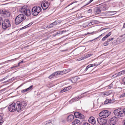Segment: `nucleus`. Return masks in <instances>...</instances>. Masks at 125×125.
<instances>
[{"mask_svg":"<svg viewBox=\"0 0 125 125\" xmlns=\"http://www.w3.org/2000/svg\"><path fill=\"white\" fill-rule=\"evenodd\" d=\"M27 105L26 102L22 101L20 102L17 101L16 103V109L18 112H20L22 111Z\"/></svg>","mask_w":125,"mask_h":125,"instance_id":"obj_1","label":"nucleus"},{"mask_svg":"<svg viewBox=\"0 0 125 125\" xmlns=\"http://www.w3.org/2000/svg\"><path fill=\"white\" fill-rule=\"evenodd\" d=\"M26 19V17L23 14H20L15 18V23L16 24L18 25L20 23Z\"/></svg>","mask_w":125,"mask_h":125,"instance_id":"obj_2","label":"nucleus"},{"mask_svg":"<svg viewBox=\"0 0 125 125\" xmlns=\"http://www.w3.org/2000/svg\"><path fill=\"white\" fill-rule=\"evenodd\" d=\"M41 10V9L39 6H35L32 8L31 13L34 16H37L40 12Z\"/></svg>","mask_w":125,"mask_h":125,"instance_id":"obj_3","label":"nucleus"},{"mask_svg":"<svg viewBox=\"0 0 125 125\" xmlns=\"http://www.w3.org/2000/svg\"><path fill=\"white\" fill-rule=\"evenodd\" d=\"M21 12L26 15L27 16H30L31 14V11L30 10L26 8L25 7L21 8L20 10Z\"/></svg>","mask_w":125,"mask_h":125,"instance_id":"obj_4","label":"nucleus"},{"mask_svg":"<svg viewBox=\"0 0 125 125\" xmlns=\"http://www.w3.org/2000/svg\"><path fill=\"white\" fill-rule=\"evenodd\" d=\"M113 113L115 115L118 117H122L123 114V109L120 108L115 110Z\"/></svg>","mask_w":125,"mask_h":125,"instance_id":"obj_5","label":"nucleus"},{"mask_svg":"<svg viewBox=\"0 0 125 125\" xmlns=\"http://www.w3.org/2000/svg\"><path fill=\"white\" fill-rule=\"evenodd\" d=\"M0 14L3 17L7 18L10 16V13L9 11L2 9L0 10Z\"/></svg>","mask_w":125,"mask_h":125,"instance_id":"obj_6","label":"nucleus"},{"mask_svg":"<svg viewBox=\"0 0 125 125\" xmlns=\"http://www.w3.org/2000/svg\"><path fill=\"white\" fill-rule=\"evenodd\" d=\"M110 114V112L109 111L105 110L102 111L99 114V115L100 117H101L106 118Z\"/></svg>","mask_w":125,"mask_h":125,"instance_id":"obj_7","label":"nucleus"},{"mask_svg":"<svg viewBox=\"0 0 125 125\" xmlns=\"http://www.w3.org/2000/svg\"><path fill=\"white\" fill-rule=\"evenodd\" d=\"M2 23V27L4 29H6V28L10 26L11 25L8 19L5 20Z\"/></svg>","mask_w":125,"mask_h":125,"instance_id":"obj_8","label":"nucleus"},{"mask_svg":"<svg viewBox=\"0 0 125 125\" xmlns=\"http://www.w3.org/2000/svg\"><path fill=\"white\" fill-rule=\"evenodd\" d=\"M70 69L69 70L68 69H65L63 71H58L54 73L55 74V77L57 76L60 75L61 74H63L65 73H68L70 71H71Z\"/></svg>","mask_w":125,"mask_h":125,"instance_id":"obj_9","label":"nucleus"},{"mask_svg":"<svg viewBox=\"0 0 125 125\" xmlns=\"http://www.w3.org/2000/svg\"><path fill=\"white\" fill-rule=\"evenodd\" d=\"M97 121L99 124L101 125H105L107 122L106 119L102 118L101 117L97 118Z\"/></svg>","mask_w":125,"mask_h":125,"instance_id":"obj_10","label":"nucleus"},{"mask_svg":"<svg viewBox=\"0 0 125 125\" xmlns=\"http://www.w3.org/2000/svg\"><path fill=\"white\" fill-rule=\"evenodd\" d=\"M41 5L43 9L45 10L49 6L50 3L48 1H42L41 4Z\"/></svg>","mask_w":125,"mask_h":125,"instance_id":"obj_11","label":"nucleus"},{"mask_svg":"<svg viewBox=\"0 0 125 125\" xmlns=\"http://www.w3.org/2000/svg\"><path fill=\"white\" fill-rule=\"evenodd\" d=\"M117 121V117L115 116H114L111 119L109 123L111 125H114L116 123Z\"/></svg>","mask_w":125,"mask_h":125,"instance_id":"obj_12","label":"nucleus"},{"mask_svg":"<svg viewBox=\"0 0 125 125\" xmlns=\"http://www.w3.org/2000/svg\"><path fill=\"white\" fill-rule=\"evenodd\" d=\"M9 111L11 112L14 111L16 110L15 106V104L14 103H12L9 106Z\"/></svg>","mask_w":125,"mask_h":125,"instance_id":"obj_13","label":"nucleus"},{"mask_svg":"<svg viewBox=\"0 0 125 125\" xmlns=\"http://www.w3.org/2000/svg\"><path fill=\"white\" fill-rule=\"evenodd\" d=\"M122 42V41H121L119 37L117 39L115 40L112 42V44L114 45H116Z\"/></svg>","mask_w":125,"mask_h":125,"instance_id":"obj_14","label":"nucleus"},{"mask_svg":"<svg viewBox=\"0 0 125 125\" xmlns=\"http://www.w3.org/2000/svg\"><path fill=\"white\" fill-rule=\"evenodd\" d=\"M89 122L93 124H94L95 123V118L93 117H90L88 120Z\"/></svg>","mask_w":125,"mask_h":125,"instance_id":"obj_15","label":"nucleus"},{"mask_svg":"<svg viewBox=\"0 0 125 125\" xmlns=\"http://www.w3.org/2000/svg\"><path fill=\"white\" fill-rule=\"evenodd\" d=\"M74 118V116L72 115H70L68 116L67 120L68 121L71 122L72 121Z\"/></svg>","mask_w":125,"mask_h":125,"instance_id":"obj_16","label":"nucleus"},{"mask_svg":"<svg viewBox=\"0 0 125 125\" xmlns=\"http://www.w3.org/2000/svg\"><path fill=\"white\" fill-rule=\"evenodd\" d=\"M82 97V95H81L78 97L74 98L72 99L70 101V103H71L72 102H74V101H77L79 99L81 98Z\"/></svg>","mask_w":125,"mask_h":125,"instance_id":"obj_17","label":"nucleus"},{"mask_svg":"<svg viewBox=\"0 0 125 125\" xmlns=\"http://www.w3.org/2000/svg\"><path fill=\"white\" fill-rule=\"evenodd\" d=\"M54 122L53 120H49L46 122L45 125H54Z\"/></svg>","mask_w":125,"mask_h":125,"instance_id":"obj_18","label":"nucleus"},{"mask_svg":"<svg viewBox=\"0 0 125 125\" xmlns=\"http://www.w3.org/2000/svg\"><path fill=\"white\" fill-rule=\"evenodd\" d=\"M77 79V77H75L72 78L70 80L72 83H74L76 82Z\"/></svg>","mask_w":125,"mask_h":125,"instance_id":"obj_19","label":"nucleus"},{"mask_svg":"<svg viewBox=\"0 0 125 125\" xmlns=\"http://www.w3.org/2000/svg\"><path fill=\"white\" fill-rule=\"evenodd\" d=\"M111 34V32H109L102 39V41H104L106 39L108 38Z\"/></svg>","mask_w":125,"mask_h":125,"instance_id":"obj_20","label":"nucleus"},{"mask_svg":"<svg viewBox=\"0 0 125 125\" xmlns=\"http://www.w3.org/2000/svg\"><path fill=\"white\" fill-rule=\"evenodd\" d=\"M94 66H95L94 64H91L89 65L86 67V68L84 70V72H86L89 68Z\"/></svg>","mask_w":125,"mask_h":125,"instance_id":"obj_21","label":"nucleus"},{"mask_svg":"<svg viewBox=\"0 0 125 125\" xmlns=\"http://www.w3.org/2000/svg\"><path fill=\"white\" fill-rule=\"evenodd\" d=\"M101 11L99 8H96L95 9L94 12L95 14H98L100 13Z\"/></svg>","mask_w":125,"mask_h":125,"instance_id":"obj_22","label":"nucleus"},{"mask_svg":"<svg viewBox=\"0 0 125 125\" xmlns=\"http://www.w3.org/2000/svg\"><path fill=\"white\" fill-rule=\"evenodd\" d=\"M80 122V120L77 119H75L72 123L73 125H75L79 123Z\"/></svg>","mask_w":125,"mask_h":125,"instance_id":"obj_23","label":"nucleus"},{"mask_svg":"<svg viewBox=\"0 0 125 125\" xmlns=\"http://www.w3.org/2000/svg\"><path fill=\"white\" fill-rule=\"evenodd\" d=\"M100 8L103 10L104 11L107 10L106 6L105 5H103L101 6Z\"/></svg>","mask_w":125,"mask_h":125,"instance_id":"obj_24","label":"nucleus"},{"mask_svg":"<svg viewBox=\"0 0 125 125\" xmlns=\"http://www.w3.org/2000/svg\"><path fill=\"white\" fill-rule=\"evenodd\" d=\"M122 42H123L125 41V34L119 37Z\"/></svg>","mask_w":125,"mask_h":125,"instance_id":"obj_25","label":"nucleus"},{"mask_svg":"<svg viewBox=\"0 0 125 125\" xmlns=\"http://www.w3.org/2000/svg\"><path fill=\"white\" fill-rule=\"evenodd\" d=\"M98 22L96 20H92L90 22V23L92 25H93L94 24L98 23Z\"/></svg>","mask_w":125,"mask_h":125,"instance_id":"obj_26","label":"nucleus"},{"mask_svg":"<svg viewBox=\"0 0 125 125\" xmlns=\"http://www.w3.org/2000/svg\"><path fill=\"white\" fill-rule=\"evenodd\" d=\"M80 113L78 112H76L74 113V115L76 118L78 117Z\"/></svg>","mask_w":125,"mask_h":125,"instance_id":"obj_27","label":"nucleus"},{"mask_svg":"<svg viewBox=\"0 0 125 125\" xmlns=\"http://www.w3.org/2000/svg\"><path fill=\"white\" fill-rule=\"evenodd\" d=\"M53 77H55L54 73H53L51 75L49 76V78L50 79H51Z\"/></svg>","mask_w":125,"mask_h":125,"instance_id":"obj_28","label":"nucleus"},{"mask_svg":"<svg viewBox=\"0 0 125 125\" xmlns=\"http://www.w3.org/2000/svg\"><path fill=\"white\" fill-rule=\"evenodd\" d=\"M78 117L80 118V119H83L84 117V116L81 113L80 114Z\"/></svg>","mask_w":125,"mask_h":125,"instance_id":"obj_29","label":"nucleus"},{"mask_svg":"<svg viewBox=\"0 0 125 125\" xmlns=\"http://www.w3.org/2000/svg\"><path fill=\"white\" fill-rule=\"evenodd\" d=\"M33 87V85H31L30 86L29 88L26 89L27 91H28L30 90H31Z\"/></svg>","mask_w":125,"mask_h":125,"instance_id":"obj_30","label":"nucleus"},{"mask_svg":"<svg viewBox=\"0 0 125 125\" xmlns=\"http://www.w3.org/2000/svg\"><path fill=\"white\" fill-rule=\"evenodd\" d=\"M109 103V100L108 99H106L104 102V104H106Z\"/></svg>","mask_w":125,"mask_h":125,"instance_id":"obj_31","label":"nucleus"},{"mask_svg":"<svg viewBox=\"0 0 125 125\" xmlns=\"http://www.w3.org/2000/svg\"><path fill=\"white\" fill-rule=\"evenodd\" d=\"M65 88L66 91H67L71 89L72 87L71 86H69Z\"/></svg>","mask_w":125,"mask_h":125,"instance_id":"obj_32","label":"nucleus"},{"mask_svg":"<svg viewBox=\"0 0 125 125\" xmlns=\"http://www.w3.org/2000/svg\"><path fill=\"white\" fill-rule=\"evenodd\" d=\"M108 44V42L107 41L105 42L104 43V45L105 46L107 45Z\"/></svg>","mask_w":125,"mask_h":125,"instance_id":"obj_33","label":"nucleus"},{"mask_svg":"<svg viewBox=\"0 0 125 125\" xmlns=\"http://www.w3.org/2000/svg\"><path fill=\"white\" fill-rule=\"evenodd\" d=\"M66 91H67L65 89V88L61 90L60 92L61 93H62Z\"/></svg>","mask_w":125,"mask_h":125,"instance_id":"obj_34","label":"nucleus"},{"mask_svg":"<svg viewBox=\"0 0 125 125\" xmlns=\"http://www.w3.org/2000/svg\"><path fill=\"white\" fill-rule=\"evenodd\" d=\"M92 54H89L87 55H86L85 56V58H87L89 57H90L91 56H92Z\"/></svg>","mask_w":125,"mask_h":125,"instance_id":"obj_35","label":"nucleus"},{"mask_svg":"<svg viewBox=\"0 0 125 125\" xmlns=\"http://www.w3.org/2000/svg\"><path fill=\"white\" fill-rule=\"evenodd\" d=\"M52 23L53 26H55V25L57 24V21H56L55 22H53Z\"/></svg>","mask_w":125,"mask_h":125,"instance_id":"obj_36","label":"nucleus"},{"mask_svg":"<svg viewBox=\"0 0 125 125\" xmlns=\"http://www.w3.org/2000/svg\"><path fill=\"white\" fill-rule=\"evenodd\" d=\"M3 21V18L2 17H0V25H1V23Z\"/></svg>","mask_w":125,"mask_h":125,"instance_id":"obj_37","label":"nucleus"},{"mask_svg":"<svg viewBox=\"0 0 125 125\" xmlns=\"http://www.w3.org/2000/svg\"><path fill=\"white\" fill-rule=\"evenodd\" d=\"M121 74L122 75L125 74V69L121 71Z\"/></svg>","mask_w":125,"mask_h":125,"instance_id":"obj_38","label":"nucleus"},{"mask_svg":"<svg viewBox=\"0 0 125 125\" xmlns=\"http://www.w3.org/2000/svg\"><path fill=\"white\" fill-rule=\"evenodd\" d=\"M125 97V92L122 94H121L120 96V97Z\"/></svg>","mask_w":125,"mask_h":125,"instance_id":"obj_39","label":"nucleus"},{"mask_svg":"<svg viewBox=\"0 0 125 125\" xmlns=\"http://www.w3.org/2000/svg\"><path fill=\"white\" fill-rule=\"evenodd\" d=\"M113 39V38H109V39H108L107 40V41L108 42H109L111 41Z\"/></svg>","mask_w":125,"mask_h":125,"instance_id":"obj_40","label":"nucleus"},{"mask_svg":"<svg viewBox=\"0 0 125 125\" xmlns=\"http://www.w3.org/2000/svg\"><path fill=\"white\" fill-rule=\"evenodd\" d=\"M116 75H116V76H120V75H122L121 74V72H119L118 73H117L115 74Z\"/></svg>","mask_w":125,"mask_h":125,"instance_id":"obj_41","label":"nucleus"},{"mask_svg":"<svg viewBox=\"0 0 125 125\" xmlns=\"http://www.w3.org/2000/svg\"><path fill=\"white\" fill-rule=\"evenodd\" d=\"M27 90L26 89H24L23 90H22L21 91V92L22 93H24L26 92H27Z\"/></svg>","mask_w":125,"mask_h":125,"instance_id":"obj_42","label":"nucleus"},{"mask_svg":"<svg viewBox=\"0 0 125 125\" xmlns=\"http://www.w3.org/2000/svg\"><path fill=\"white\" fill-rule=\"evenodd\" d=\"M56 21H57V24H59L61 22V21L60 20H56Z\"/></svg>","mask_w":125,"mask_h":125,"instance_id":"obj_43","label":"nucleus"},{"mask_svg":"<svg viewBox=\"0 0 125 125\" xmlns=\"http://www.w3.org/2000/svg\"><path fill=\"white\" fill-rule=\"evenodd\" d=\"M31 24H31V23L27 25L26 26H25V28H26L29 26H30L31 25Z\"/></svg>","mask_w":125,"mask_h":125,"instance_id":"obj_44","label":"nucleus"},{"mask_svg":"<svg viewBox=\"0 0 125 125\" xmlns=\"http://www.w3.org/2000/svg\"><path fill=\"white\" fill-rule=\"evenodd\" d=\"M82 125H90V124L86 122L84 123Z\"/></svg>","mask_w":125,"mask_h":125,"instance_id":"obj_45","label":"nucleus"},{"mask_svg":"<svg viewBox=\"0 0 125 125\" xmlns=\"http://www.w3.org/2000/svg\"><path fill=\"white\" fill-rule=\"evenodd\" d=\"M53 26V25H52V23H51L49 25V27L51 28Z\"/></svg>","mask_w":125,"mask_h":125,"instance_id":"obj_46","label":"nucleus"},{"mask_svg":"<svg viewBox=\"0 0 125 125\" xmlns=\"http://www.w3.org/2000/svg\"><path fill=\"white\" fill-rule=\"evenodd\" d=\"M1 121L0 122V125H2V123H3L4 122V121L2 120H0Z\"/></svg>","mask_w":125,"mask_h":125,"instance_id":"obj_47","label":"nucleus"},{"mask_svg":"<svg viewBox=\"0 0 125 125\" xmlns=\"http://www.w3.org/2000/svg\"><path fill=\"white\" fill-rule=\"evenodd\" d=\"M123 114L125 115V108H124L123 109Z\"/></svg>","mask_w":125,"mask_h":125,"instance_id":"obj_48","label":"nucleus"},{"mask_svg":"<svg viewBox=\"0 0 125 125\" xmlns=\"http://www.w3.org/2000/svg\"><path fill=\"white\" fill-rule=\"evenodd\" d=\"M92 11V10L91 9H89L88 10V13H90Z\"/></svg>","mask_w":125,"mask_h":125,"instance_id":"obj_49","label":"nucleus"},{"mask_svg":"<svg viewBox=\"0 0 125 125\" xmlns=\"http://www.w3.org/2000/svg\"><path fill=\"white\" fill-rule=\"evenodd\" d=\"M74 3V2H72V3H71L70 4H69L65 8H67V7H69V6H70V5H72V4H73V3Z\"/></svg>","mask_w":125,"mask_h":125,"instance_id":"obj_50","label":"nucleus"},{"mask_svg":"<svg viewBox=\"0 0 125 125\" xmlns=\"http://www.w3.org/2000/svg\"><path fill=\"white\" fill-rule=\"evenodd\" d=\"M3 118L2 116L0 115V120H3Z\"/></svg>","mask_w":125,"mask_h":125,"instance_id":"obj_51","label":"nucleus"},{"mask_svg":"<svg viewBox=\"0 0 125 125\" xmlns=\"http://www.w3.org/2000/svg\"><path fill=\"white\" fill-rule=\"evenodd\" d=\"M59 33H60V34H61L63 33V31H59Z\"/></svg>","mask_w":125,"mask_h":125,"instance_id":"obj_52","label":"nucleus"},{"mask_svg":"<svg viewBox=\"0 0 125 125\" xmlns=\"http://www.w3.org/2000/svg\"><path fill=\"white\" fill-rule=\"evenodd\" d=\"M23 62V61H21V62H19L18 63V66H19V65H20V64L21 63H22Z\"/></svg>","mask_w":125,"mask_h":125,"instance_id":"obj_53","label":"nucleus"},{"mask_svg":"<svg viewBox=\"0 0 125 125\" xmlns=\"http://www.w3.org/2000/svg\"><path fill=\"white\" fill-rule=\"evenodd\" d=\"M94 32H91V33H87L86 34H93V33H94Z\"/></svg>","mask_w":125,"mask_h":125,"instance_id":"obj_54","label":"nucleus"},{"mask_svg":"<svg viewBox=\"0 0 125 125\" xmlns=\"http://www.w3.org/2000/svg\"><path fill=\"white\" fill-rule=\"evenodd\" d=\"M56 35L60 34V33H59V31L56 33Z\"/></svg>","mask_w":125,"mask_h":125,"instance_id":"obj_55","label":"nucleus"},{"mask_svg":"<svg viewBox=\"0 0 125 125\" xmlns=\"http://www.w3.org/2000/svg\"><path fill=\"white\" fill-rule=\"evenodd\" d=\"M5 78H3L1 80H0V81H1L3 80H4L5 79Z\"/></svg>","mask_w":125,"mask_h":125,"instance_id":"obj_56","label":"nucleus"},{"mask_svg":"<svg viewBox=\"0 0 125 125\" xmlns=\"http://www.w3.org/2000/svg\"><path fill=\"white\" fill-rule=\"evenodd\" d=\"M123 28H125V22L124 23V24L123 25Z\"/></svg>","mask_w":125,"mask_h":125,"instance_id":"obj_57","label":"nucleus"},{"mask_svg":"<svg viewBox=\"0 0 125 125\" xmlns=\"http://www.w3.org/2000/svg\"><path fill=\"white\" fill-rule=\"evenodd\" d=\"M123 125H125V120L123 122Z\"/></svg>","mask_w":125,"mask_h":125,"instance_id":"obj_58","label":"nucleus"},{"mask_svg":"<svg viewBox=\"0 0 125 125\" xmlns=\"http://www.w3.org/2000/svg\"><path fill=\"white\" fill-rule=\"evenodd\" d=\"M104 33H103L101 34L98 37H97V38H98V37H101V36H102Z\"/></svg>","mask_w":125,"mask_h":125,"instance_id":"obj_59","label":"nucleus"},{"mask_svg":"<svg viewBox=\"0 0 125 125\" xmlns=\"http://www.w3.org/2000/svg\"><path fill=\"white\" fill-rule=\"evenodd\" d=\"M107 29V28H103V29H102L101 30V31H102V30H104L106 29Z\"/></svg>","mask_w":125,"mask_h":125,"instance_id":"obj_60","label":"nucleus"},{"mask_svg":"<svg viewBox=\"0 0 125 125\" xmlns=\"http://www.w3.org/2000/svg\"><path fill=\"white\" fill-rule=\"evenodd\" d=\"M112 100H109V103H111L112 102Z\"/></svg>","mask_w":125,"mask_h":125,"instance_id":"obj_61","label":"nucleus"},{"mask_svg":"<svg viewBox=\"0 0 125 125\" xmlns=\"http://www.w3.org/2000/svg\"><path fill=\"white\" fill-rule=\"evenodd\" d=\"M62 31H63V32H66V31L65 30H63Z\"/></svg>","mask_w":125,"mask_h":125,"instance_id":"obj_62","label":"nucleus"},{"mask_svg":"<svg viewBox=\"0 0 125 125\" xmlns=\"http://www.w3.org/2000/svg\"><path fill=\"white\" fill-rule=\"evenodd\" d=\"M94 40H92L89 41H88V42H92V41H93Z\"/></svg>","mask_w":125,"mask_h":125,"instance_id":"obj_63","label":"nucleus"},{"mask_svg":"<svg viewBox=\"0 0 125 125\" xmlns=\"http://www.w3.org/2000/svg\"><path fill=\"white\" fill-rule=\"evenodd\" d=\"M17 67V66H13V68H14L15 67Z\"/></svg>","mask_w":125,"mask_h":125,"instance_id":"obj_64","label":"nucleus"}]
</instances>
